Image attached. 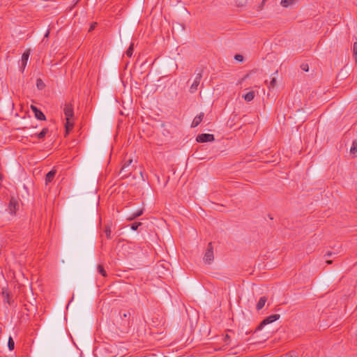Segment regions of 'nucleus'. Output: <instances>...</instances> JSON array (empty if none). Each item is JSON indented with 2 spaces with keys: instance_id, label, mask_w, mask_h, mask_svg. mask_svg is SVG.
I'll return each instance as SVG.
<instances>
[{
  "instance_id": "nucleus-1",
  "label": "nucleus",
  "mask_w": 357,
  "mask_h": 357,
  "mask_svg": "<svg viewBox=\"0 0 357 357\" xmlns=\"http://www.w3.org/2000/svg\"><path fill=\"white\" fill-rule=\"evenodd\" d=\"M280 315L278 314H274L266 317L255 328V332H257L261 330L264 326L273 323L279 319Z\"/></svg>"
},
{
  "instance_id": "nucleus-2",
  "label": "nucleus",
  "mask_w": 357,
  "mask_h": 357,
  "mask_svg": "<svg viewBox=\"0 0 357 357\" xmlns=\"http://www.w3.org/2000/svg\"><path fill=\"white\" fill-rule=\"evenodd\" d=\"M213 247L212 243H209L204 257V260L206 263L209 264L213 261Z\"/></svg>"
},
{
  "instance_id": "nucleus-3",
  "label": "nucleus",
  "mask_w": 357,
  "mask_h": 357,
  "mask_svg": "<svg viewBox=\"0 0 357 357\" xmlns=\"http://www.w3.org/2000/svg\"><path fill=\"white\" fill-rule=\"evenodd\" d=\"M202 71H199L196 75V77H195L192 84H191V86L190 87V89H189L190 93H195L197 91L198 86H199V85L200 84V81L202 79Z\"/></svg>"
},
{
  "instance_id": "nucleus-4",
  "label": "nucleus",
  "mask_w": 357,
  "mask_h": 357,
  "mask_svg": "<svg viewBox=\"0 0 357 357\" xmlns=\"http://www.w3.org/2000/svg\"><path fill=\"white\" fill-rule=\"evenodd\" d=\"M19 208V203L16 198L14 197H12L10 199L9 204H8V211L9 213L12 215H15L16 213V211Z\"/></svg>"
},
{
  "instance_id": "nucleus-5",
  "label": "nucleus",
  "mask_w": 357,
  "mask_h": 357,
  "mask_svg": "<svg viewBox=\"0 0 357 357\" xmlns=\"http://www.w3.org/2000/svg\"><path fill=\"white\" fill-rule=\"evenodd\" d=\"M196 140H197V142H200V143L208 142L214 141L215 137H214V135L212 134L204 133V134L199 135L197 137Z\"/></svg>"
},
{
  "instance_id": "nucleus-6",
  "label": "nucleus",
  "mask_w": 357,
  "mask_h": 357,
  "mask_svg": "<svg viewBox=\"0 0 357 357\" xmlns=\"http://www.w3.org/2000/svg\"><path fill=\"white\" fill-rule=\"evenodd\" d=\"M130 312L128 311H125V312H119V316H120V318L121 319V325L123 327H126V326H128L130 325Z\"/></svg>"
},
{
  "instance_id": "nucleus-7",
  "label": "nucleus",
  "mask_w": 357,
  "mask_h": 357,
  "mask_svg": "<svg viewBox=\"0 0 357 357\" xmlns=\"http://www.w3.org/2000/svg\"><path fill=\"white\" fill-rule=\"evenodd\" d=\"M66 119H71L74 116L73 106L72 104H66L63 108Z\"/></svg>"
},
{
  "instance_id": "nucleus-8",
  "label": "nucleus",
  "mask_w": 357,
  "mask_h": 357,
  "mask_svg": "<svg viewBox=\"0 0 357 357\" xmlns=\"http://www.w3.org/2000/svg\"><path fill=\"white\" fill-rule=\"evenodd\" d=\"M30 52H31L30 49H27L22 54V59H21V68H22V72L24 71V70L27 64V61H28L29 57L30 56Z\"/></svg>"
},
{
  "instance_id": "nucleus-9",
  "label": "nucleus",
  "mask_w": 357,
  "mask_h": 357,
  "mask_svg": "<svg viewBox=\"0 0 357 357\" xmlns=\"http://www.w3.org/2000/svg\"><path fill=\"white\" fill-rule=\"evenodd\" d=\"M31 109L34 113L35 117L41 121L46 119L45 114L36 106L31 105Z\"/></svg>"
},
{
  "instance_id": "nucleus-10",
  "label": "nucleus",
  "mask_w": 357,
  "mask_h": 357,
  "mask_svg": "<svg viewBox=\"0 0 357 357\" xmlns=\"http://www.w3.org/2000/svg\"><path fill=\"white\" fill-rule=\"evenodd\" d=\"M132 170L133 167H131V168H128V165H123L120 170V174L122 175V178H127L131 174Z\"/></svg>"
},
{
  "instance_id": "nucleus-11",
  "label": "nucleus",
  "mask_w": 357,
  "mask_h": 357,
  "mask_svg": "<svg viewBox=\"0 0 357 357\" xmlns=\"http://www.w3.org/2000/svg\"><path fill=\"white\" fill-rule=\"evenodd\" d=\"M204 116V114L201 112L199 115L196 116L192 121L191 127L195 128L199 125V123L202 121Z\"/></svg>"
},
{
  "instance_id": "nucleus-12",
  "label": "nucleus",
  "mask_w": 357,
  "mask_h": 357,
  "mask_svg": "<svg viewBox=\"0 0 357 357\" xmlns=\"http://www.w3.org/2000/svg\"><path fill=\"white\" fill-rule=\"evenodd\" d=\"M267 297L262 296L259 298V301L257 303L256 309L257 311L261 310L265 305L266 303L267 302Z\"/></svg>"
},
{
  "instance_id": "nucleus-13",
  "label": "nucleus",
  "mask_w": 357,
  "mask_h": 357,
  "mask_svg": "<svg viewBox=\"0 0 357 357\" xmlns=\"http://www.w3.org/2000/svg\"><path fill=\"white\" fill-rule=\"evenodd\" d=\"M56 170H51L47 174H46V176H45V183L46 185L48 184L49 183L52 182V180L54 179L55 175H56Z\"/></svg>"
},
{
  "instance_id": "nucleus-14",
  "label": "nucleus",
  "mask_w": 357,
  "mask_h": 357,
  "mask_svg": "<svg viewBox=\"0 0 357 357\" xmlns=\"http://www.w3.org/2000/svg\"><path fill=\"white\" fill-rule=\"evenodd\" d=\"M144 213V208H141L136 212L132 213L127 219L128 220H132L135 219L136 218L142 215Z\"/></svg>"
},
{
  "instance_id": "nucleus-15",
  "label": "nucleus",
  "mask_w": 357,
  "mask_h": 357,
  "mask_svg": "<svg viewBox=\"0 0 357 357\" xmlns=\"http://www.w3.org/2000/svg\"><path fill=\"white\" fill-rule=\"evenodd\" d=\"M255 96V91H250L243 96L245 100L248 102L252 101Z\"/></svg>"
},
{
  "instance_id": "nucleus-16",
  "label": "nucleus",
  "mask_w": 357,
  "mask_h": 357,
  "mask_svg": "<svg viewBox=\"0 0 357 357\" xmlns=\"http://www.w3.org/2000/svg\"><path fill=\"white\" fill-rule=\"evenodd\" d=\"M73 126L74 124L73 122H71V119L66 120L65 125L66 135H68L69 132L73 128Z\"/></svg>"
},
{
  "instance_id": "nucleus-17",
  "label": "nucleus",
  "mask_w": 357,
  "mask_h": 357,
  "mask_svg": "<svg viewBox=\"0 0 357 357\" xmlns=\"http://www.w3.org/2000/svg\"><path fill=\"white\" fill-rule=\"evenodd\" d=\"M297 0H282L280 4L284 8H287L290 5L295 3Z\"/></svg>"
},
{
  "instance_id": "nucleus-18",
  "label": "nucleus",
  "mask_w": 357,
  "mask_h": 357,
  "mask_svg": "<svg viewBox=\"0 0 357 357\" xmlns=\"http://www.w3.org/2000/svg\"><path fill=\"white\" fill-rule=\"evenodd\" d=\"M49 130L47 128H44L38 134H36V137L38 139H43L47 133L48 132Z\"/></svg>"
},
{
  "instance_id": "nucleus-19",
  "label": "nucleus",
  "mask_w": 357,
  "mask_h": 357,
  "mask_svg": "<svg viewBox=\"0 0 357 357\" xmlns=\"http://www.w3.org/2000/svg\"><path fill=\"white\" fill-rule=\"evenodd\" d=\"M133 51H134V44L131 43L130 45L129 46L128 49L126 50V54L127 55V56L131 57L132 56Z\"/></svg>"
},
{
  "instance_id": "nucleus-20",
  "label": "nucleus",
  "mask_w": 357,
  "mask_h": 357,
  "mask_svg": "<svg viewBox=\"0 0 357 357\" xmlns=\"http://www.w3.org/2000/svg\"><path fill=\"white\" fill-rule=\"evenodd\" d=\"M104 232L106 235V237L108 238V239H110L112 238L111 236V227L109 225H106L105 227V230H104Z\"/></svg>"
},
{
  "instance_id": "nucleus-21",
  "label": "nucleus",
  "mask_w": 357,
  "mask_h": 357,
  "mask_svg": "<svg viewBox=\"0 0 357 357\" xmlns=\"http://www.w3.org/2000/svg\"><path fill=\"white\" fill-rule=\"evenodd\" d=\"M36 86L38 89L41 90V89H44V87L45 86V84L43 82V81L39 78L36 80Z\"/></svg>"
},
{
  "instance_id": "nucleus-22",
  "label": "nucleus",
  "mask_w": 357,
  "mask_h": 357,
  "mask_svg": "<svg viewBox=\"0 0 357 357\" xmlns=\"http://www.w3.org/2000/svg\"><path fill=\"white\" fill-rule=\"evenodd\" d=\"M98 271L99 273L101 274L103 277H106L107 276V272L105 270L103 266L98 265Z\"/></svg>"
},
{
  "instance_id": "nucleus-23",
  "label": "nucleus",
  "mask_w": 357,
  "mask_h": 357,
  "mask_svg": "<svg viewBox=\"0 0 357 357\" xmlns=\"http://www.w3.org/2000/svg\"><path fill=\"white\" fill-rule=\"evenodd\" d=\"M8 347L10 351L13 350L15 348V342L11 337H10L8 339Z\"/></svg>"
},
{
  "instance_id": "nucleus-24",
  "label": "nucleus",
  "mask_w": 357,
  "mask_h": 357,
  "mask_svg": "<svg viewBox=\"0 0 357 357\" xmlns=\"http://www.w3.org/2000/svg\"><path fill=\"white\" fill-rule=\"evenodd\" d=\"M142 225V224L140 222H135L131 224L130 227L132 230L136 231L137 230L138 227H140Z\"/></svg>"
},
{
  "instance_id": "nucleus-25",
  "label": "nucleus",
  "mask_w": 357,
  "mask_h": 357,
  "mask_svg": "<svg viewBox=\"0 0 357 357\" xmlns=\"http://www.w3.org/2000/svg\"><path fill=\"white\" fill-rule=\"evenodd\" d=\"M4 296V301L6 302L8 305H11L13 303V301H11L10 299V295L8 293H6V294H3Z\"/></svg>"
},
{
  "instance_id": "nucleus-26",
  "label": "nucleus",
  "mask_w": 357,
  "mask_h": 357,
  "mask_svg": "<svg viewBox=\"0 0 357 357\" xmlns=\"http://www.w3.org/2000/svg\"><path fill=\"white\" fill-rule=\"evenodd\" d=\"M276 82H277L276 79L275 77H273L271 79V80L270 81V82L268 83V87L269 89L274 88L276 85Z\"/></svg>"
},
{
  "instance_id": "nucleus-27",
  "label": "nucleus",
  "mask_w": 357,
  "mask_h": 357,
  "mask_svg": "<svg viewBox=\"0 0 357 357\" xmlns=\"http://www.w3.org/2000/svg\"><path fill=\"white\" fill-rule=\"evenodd\" d=\"M353 54L356 61H357V43H354L353 45Z\"/></svg>"
},
{
  "instance_id": "nucleus-28",
  "label": "nucleus",
  "mask_w": 357,
  "mask_h": 357,
  "mask_svg": "<svg viewBox=\"0 0 357 357\" xmlns=\"http://www.w3.org/2000/svg\"><path fill=\"white\" fill-rule=\"evenodd\" d=\"M356 151H357V144L354 142L350 149V153L352 154H354Z\"/></svg>"
},
{
  "instance_id": "nucleus-29",
  "label": "nucleus",
  "mask_w": 357,
  "mask_h": 357,
  "mask_svg": "<svg viewBox=\"0 0 357 357\" xmlns=\"http://www.w3.org/2000/svg\"><path fill=\"white\" fill-rule=\"evenodd\" d=\"M132 162H133L132 159H128V160L125 161V162L123 165H128V168H131V167H134V165H131Z\"/></svg>"
},
{
  "instance_id": "nucleus-30",
  "label": "nucleus",
  "mask_w": 357,
  "mask_h": 357,
  "mask_svg": "<svg viewBox=\"0 0 357 357\" xmlns=\"http://www.w3.org/2000/svg\"><path fill=\"white\" fill-rule=\"evenodd\" d=\"M234 59L238 61H243V56L241 54H236L234 56Z\"/></svg>"
},
{
  "instance_id": "nucleus-31",
  "label": "nucleus",
  "mask_w": 357,
  "mask_h": 357,
  "mask_svg": "<svg viewBox=\"0 0 357 357\" xmlns=\"http://www.w3.org/2000/svg\"><path fill=\"white\" fill-rule=\"evenodd\" d=\"M96 25H97V23H96V22H93V23H92V24H91V26H90V28H89V31H93V30L96 28Z\"/></svg>"
},
{
  "instance_id": "nucleus-32",
  "label": "nucleus",
  "mask_w": 357,
  "mask_h": 357,
  "mask_svg": "<svg viewBox=\"0 0 357 357\" xmlns=\"http://www.w3.org/2000/svg\"><path fill=\"white\" fill-rule=\"evenodd\" d=\"M301 68L304 71H308V65L307 64H303V65H301Z\"/></svg>"
},
{
  "instance_id": "nucleus-33",
  "label": "nucleus",
  "mask_w": 357,
  "mask_h": 357,
  "mask_svg": "<svg viewBox=\"0 0 357 357\" xmlns=\"http://www.w3.org/2000/svg\"><path fill=\"white\" fill-rule=\"evenodd\" d=\"M288 357H297V356L294 352H289L287 354Z\"/></svg>"
},
{
  "instance_id": "nucleus-34",
  "label": "nucleus",
  "mask_w": 357,
  "mask_h": 357,
  "mask_svg": "<svg viewBox=\"0 0 357 357\" xmlns=\"http://www.w3.org/2000/svg\"><path fill=\"white\" fill-rule=\"evenodd\" d=\"M49 34H50V30H47L46 33L45 34V38H47L49 36Z\"/></svg>"
},
{
  "instance_id": "nucleus-35",
  "label": "nucleus",
  "mask_w": 357,
  "mask_h": 357,
  "mask_svg": "<svg viewBox=\"0 0 357 357\" xmlns=\"http://www.w3.org/2000/svg\"><path fill=\"white\" fill-rule=\"evenodd\" d=\"M326 263L328 264H331L333 263V261L332 260H326Z\"/></svg>"
},
{
  "instance_id": "nucleus-36",
  "label": "nucleus",
  "mask_w": 357,
  "mask_h": 357,
  "mask_svg": "<svg viewBox=\"0 0 357 357\" xmlns=\"http://www.w3.org/2000/svg\"><path fill=\"white\" fill-rule=\"evenodd\" d=\"M268 0H262L261 3L264 5Z\"/></svg>"
},
{
  "instance_id": "nucleus-37",
  "label": "nucleus",
  "mask_w": 357,
  "mask_h": 357,
  "mask_svg": "<svg viewBox=\"0 0 357 357\" xmlns=\"http://www.w3.org/2000/svg\"><path fill=\"white\" fill-rule=\"evenodd\" d=\"M3 178V176L2 174L0 173V180H1Z\"/></svg>"
},
{
  "instance_id": "nucleus-38",
  "label": "nucleus",
  "mask_w": 357,
  "mask_h": 357,
  "mask_svg": "<svg viewBox=\"0 0 357 357\" xmlns=\"http://www.w3.org/2000/svg\"><path fill=\"white\" fill-rule=\"evenodd\" d=\"M347 74H348V72H346V73L343 76L346 77Z\"/></svg>"
},
{
  "instance_id": "nucleus-39",
  "label": "nucleus",
  "mask_w": 357,
  "mask_h": 357,
  "mask_svg": "<svg viewBox=\"0 0 357 357\" xmlns=\"http://www.w3.org/2000/svg\"><path fill=\"white\" fill-rule=\"evenodd\" d=\"M327 255L330 256L331 255V252H328Z\"/></svg>"
}]
</instances>
